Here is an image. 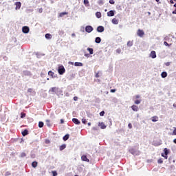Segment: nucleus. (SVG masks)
I'll return each instance as SVG.
<instances>
[{
	"label": "nucleus",
	"instance_id": "obj_18",
	"mask_svg": "<svg viewBox=\"0 0 176 176\" xmlns=\"http://www.w3.org/2000/svg\"><path fill=\"white\" fill-rule=\"evenodd\" d=\"M68 14V12H60L59 14V17H64V16Z\"/></svg>",
	"mask_w": 176,
	"mask_h": 176
},
{
	"label": "nucleus",
	"instance_id": "obj_23",
	"mask_svg": "<svg viewBox=\"0 0 176 176\" xmlns=\"http://www.w3.org/2000/svg\"><path fill=\"white\" fill-rule=\"evenodd\" d=\"M96 17H97L98 19H101V16H102L101 12H97L96 13Z\"/></svg>",
	"mask_w": 176,
	"mask_h": 176
},
{
	"label": "nucleus",
	"instance_id": "obj_9",
	"mask_svg": "<svg viewBox=\"0 0 176 176\" xmlns=\"http://www.w3.org/2000/svg\"><path fill=\"white\" fill-rule=\"evenodd\" d=\"M81 159H82V162H87V163H89V162H90V160H89L87 158V156H86V155H82L81 157Z\"/></svg>",
	"mask_w": 176,
	"mask_h": 176
},
{
	"label": "nucleus",
	"instance_id": "obj_17",
	"mask_svg": "<svg viewBox=\"0 0 176 176\" xmlns=\"http://www.w3.org/2000/svg\"><path fill=\"white\" fill-rule=\"evenodd\" d=\"M131 108H132L133 111H135V112H137V111H138V106H137V105L133 104L131 106Z\"/></svg>",
	"mask_w": 176,
	"mask_h": 176
},
{
	"label": "nucleus",
	"instance_id": "obj_5",
	"mask_svg": "<svg viewBox=\"0 0 176 176\" xmlns=\"http://www.w3.org/2000/svg\"><path fill=\"white\" fill-rule=\"evenodd\" d=\"M22 31L24 34H28L30 32V28L28 26H24L22 28Z\"/></svg>",
	"mask_w": 176,
	"mask_h": 176
},
{
	"label": "nucleus",
	"instance_id": "obj_38",
	"mask_svg": "<svg viewBox=\"0 0 176 176\" xmlns=\"http://www.w3.org/2000/svg\"><path fill=\"white\" fill-rule=\"evenodd\" d=\"M135 104H136L137 105H138L139 104H141V100H135Z\"/></svg>",
	"mask_w": 176,
	"mask_h": 176
},
{
	"label": "nucleus",
	"instance_id": "obj_10",
	"mask_svg": "<svg viewBox=\"0 0 176 176\" xmlns=\"http://www.w3.org/2000/svg\"><path fill=\"white\" fill-rule=\"evenodd\" d=\"M150 57H151V58H156V52L151 51L150 54Z\"/></svg>",
	"mask_w": 176,
	"mask_h": 176
},
{
	"label": "nucleus",
	"instance_id": "obj_12",
	"mask_svg": "<svg viewBox=\"0 0 176 176\" xmlns=\"http://www.w3.org/2000/svg\"><path fill=\"white\" fill-rule=\"evenodd\" d=\"M98 32H104V28L103 26H98L97 28Z\"/></svg>",
	"mask_w": 176,
	"mask_h": 176
},
{
	"label": "nucleus",
	"instance_id": "obj_59",
	"mask_svg": "<svg viewBox=\"0 0 176 176\" xmlns=\"http://www.w3.org/2000/svg\"><path fill=\"white\" fill-rule=\"evenodd\" d=\"M61 123H64V120H60Z\"/></svg>",
	"mask_w": 176,
	"mask_h": 176
},
{
	"label": "nucleus",
	"instance_id": "obj_40",
	"mask_svg": "<svg viewBox=\"0 0 176 176\" xmlns=\"http://www.w3.org/2000/svg\"><path fill=\"white\" fill-rule=\"evenodd\" d=\"M109 3H111V5H115V1L109 0Z\"/></svg>",
	"mask_w": 176,
	"mask_h": 176
},
{
	"label": "nucleus",
	"instance_id": "obj_56",
	"mask_svg": "<svg viewBox=\"0 0 176 176\" xmlns=\"http://www.w3.org/2000/svg\"><path fill=\"white\" fill-rule=\"evenodd\" d=\"M140 95H137L136 96H135V98H140Z\"/></svg>",
	"mask_w": 176,
	"mask_h": 176
},
{
	"label": "nucleus",
	"instance_id": "obj_16",
	"mask_svg": "<svg viewBox=\"0 0 176 176\" xmlns=\"http://www.w3.org/2000/svg\"><path fill=\"white\" fill-rule=\"evenodd\" d=\"M16 5V9H20L21 8V2H16L15 3Z\"/></svg>",
	"mask_w": 176,
	"mask_h": 176
},
{
	"label": "nucleus",
	"instance_id": "obj_45",
	"mask_svg": "<svg viewBox=\"0 0 176 176\" xmlns=\"http://www.w3.org/2000/svg\"><path fill=\"white\" fill-rule=\"evenodd\" d=\"M11 173L10 172H9V171H7L6 173V176H9V175H11Z\"/></svg>",
	"mask_w": 176,
	"mask_h": 176
},
{
	"label": "nucleus",
	"instance_id": "obj_47",
	"mask_svg": "<svg viewBox=\"0 0 176 176\" xmlns=\"http://www.w3.org/2000/svg\"><path fill=\"white\" fill-rule=\"evenodd\" d=\"M128 127H129V129H133V125L131 124V123H129L128 124Z\"/></svg>",
	"mask_w": 176,
	"mask_h": 176
},
{
	"label": "nucleus",
	"instance_id": "obj_27",
	"mask_svg": "<svg viewBox=\"0 0 176 176\" xmlns=\"http://www.w3.org/2000/svg\"><path fill=\"white\" fill-rule=\"evenodd\" d=\"M69 138V135L67 134L63 137V141H67Z\"/></svg>",
	"mask_w": 176,
	"mask_h": 176
},
{
	"label": "nucleus",
	"instance_id": "obj_42",
	"mask_svg": "<svg viewBox=\"0 0 176 176\" xmlns=\"http://www.w3.org/2000/svg\"><path fill=\"white\" fill-rule=\"evenodd\" d=\"M21 157H25V156H27V155L25 154V153H22L21 154Z\"/></svg>",
	"mask_w": 176,
	"mask_h": 176
},
{
	"label": "nucleus",
	"instance_id": "obj_29",
	"mask_svg": "<svg viewBox=\"0 0 176 176\" xmlns=\"http://www.w3.org/2000/svg\"><path fill=\"white\" fill-rule=\"evenodd\" d=\"M43 122H38V127H40V129H42V127H43Z\"/></svg>",
	"mask_w": 176,
	"mask_h": 176
},
{
	"label": "nucleus",
	"instance_id": "obj_7",
	"mask_svg": "<svg viewBox=\"0 0 176 176\" xmlns=\"http://www.w3.org/2000/svg\"><path fill=\"white\" fill-rule=\"evenodd\" d=\"M107 16H108L109 17H112V16H115V11H113V10H110V11H109V12H107Z\"/></svg>",
	"mask_w": 176,
	"mask_h": 176
},
{
	"label": "nucleus",
	"instance_id": "obj_11",
	"mask_svg": "<svg viewBox=\"0 0 176 176\" xmlns=\"http://www.w3.org/2000/svg\"><path fill=\"white\" fill-rule=\"evenodd\" d=\"M72 122L75 124H80V121H79V120H78L77 118H73Z\"/></svg>",
	"mask_w": 176,
	"mask_h": 176
},
{
	"label": "nucleus",
	"instance_id": "obj_44",
	"mask_svg": "<svg viewBox=\"0 0 176 176\" xmlns=\"http://www.w3.org/2000/svg\"><path fill=\"white\" fill-rule=\"evenodd\" d=\"M53 176H57V172L56 170L52 171Z\"/></svg>",
	"mask_w": 176,
	"mask_h": 176
},
{
	"label": "nucleus",
	"instance_id": "obj_28",
	"mask_svg": "<svg viewBox=\"0 0 176 176\" xmlns=\"http://www.w3.org/2000/svg\"><path fill=\"white\" fill-rule=\"evenodd\" d=\"M87 51L89 52V54H93V52H94L93 48L88 47Z\"/></svg>",
	"mask_w": 176,
	"mask_h": 176
},
{
	"label": "nucleus",
	"instance_id": "obj_31",
	"mask_svg": "<svg viewBox=\"0 0 176 176\" xmlns=\"http://www.w3.org/2000/svg\"><path fill=\"white\" fill-rule=\"evenodd\" d=\"M98 5H104V0H98Z\"/></svg>",
	"mask_w": 176,
	"mask_h": 176
},
{
	"label": "nucleus",
	"instance_id": "obj_6",
	"mask_svg": "<svg viewBox=\"0 0 176 176\" xmlns=\"http://www.w3.org/2000/svg\"><path fill=\"white\" fill-rule=\"evenodd\" d=\"M98 126H99V127H100V129H102V130L107 129V125H105V123H104V122H99V123H98Z\"/></svg>",
	"mask_w": 176,
	"mask_h": 176
},
{
	"label": "nucleus",
	"instance_id": "obj_52",
	"mask_svg": "<svg viewBox=\"0 0 176 176\" xmlns=\"http://www.w3.org/2000/svg\"><path fill=\"white\" fill-rule=\"evenodd\" d=\"M46 123H47V126H49V124H47V123H50V120H47Z\"/></svg>",
	"mask_w": 176,
	"mask_h": 176
},
{
	"label": "nucleus",
	"instance_id": "obj_32",
	"mask_svg": "<svg viewBox=\"0 0 176 176\" xmlns=\"http://www.w3.org/2000/svg\"><path fill=\"white\" fill-rule=\"evenodd\" d=\"M21 119L25 118V113H21Z\"/></svg>",
	"mask_w": 176,
	"mask_h": 176
},
{
	"label": "nucleus",
	"instance_id": "obj_13",
	"mask_svg": "<svg viewBox=\"0 0 176 176\" xmlns=\"http://www.w3.org/2000/svg\"><path fill=\"white\" fill-rule=\"evenodd\" d=\"M75 67H83V63L80 62H76L74 63Z\"/></svg>",
	"mask_w": 176,
	"mask_h": 176
},
{
	"label": "nucleus",
	"instance_id": "obj_14",
	"mask_svg": "<svg viewBox=\"0 0 176 176\" xmlns=\"http://www.w3.org/2000/svg\"><path fill=\"white\" fill-rule=\"evenodd\" d=\"M152 122H157L159 120V117L157 116H155L151 118Z\"/></svg>",
	"mask_w": 176,
	"mask_h": 176
},
{
	"label": "nucleus",
	"instance_id": "obj_35",
	"mask_svg": "<svg viewBox=\"0 0 176 176\" xmlns=\"http://www.w3.org/2000/svg\"><path fill=\"white\" fill-rule=\"evenodd\" d=\"M171 135H176V128L174 129L173 133H171Z\"/></svg>",
	"mask_w": 176,
	"mask_h": 176
},
{
	"label": "nucleus",
	"instance_id": "obj_43",
	"mask_svg": "<svg viewBox=\"0 0 176 176\" xmlns=\"http://www.w3.org/2000/svg\"><path fill=\"white\" fill-rule=\"evenodd\" d=\"M170 64H171V63H170V62H166V63H165V65H166V67H170Z\"/></svg>",
	"mask_w": 176,
	"mask_h": 176
},
{
	"label": "nucleus",
	"instance_id": "obj_1",
	"mask_svg": "<svg viewBox=\"0 0 176 176\" xmlns=\"http://www.w3.org/2000/svg\"><path fill=\"white\" fill-rule=\"evenodd\" d=\"M58 72L59 75H64L65 73V68H64V66H60L58 67Z\"/></svg>",
	"mask_w": 176,
	"mask_h": 176
},
{
	"label": "nucleus",
	"instance_id": "obj_48",
	"mask_svg": "<svg viewBox=\"0 0 176 176\" xmlns=\"http://www.w3.org/2000/svg\"><path fill=\"white\" fill-rule=\"evenodd\" d=\"M28 93H32V88H29L28 89Z\"/></svg>",
	"mask_w": 176,
	"mask_h": 176
},
{
	"label": "nucleus",
	"instance_id": "obj_51",
	"mask_svg": "<svg viewBox=\"0 0 176 176\" xmlns=\"http://www.w3.org/2000/svg\"><path fill=\"white\" fill-rule=\"evenodd\" d=\"M74 101H78V97L77 96H74Z\"/></svg>",
	"mask_w": 176,
	"mask_h": 176
},
{
	"label": "nucleus",
	"instance_id": "obj_2",
	"mask_svg": "<svg viewBox=\"0 0 176 176\" xmlns=\"http://www.w3.org/2000/svg\"><path fill=\"white\" fill-rule=\"evenodd\" d=\"M137 35H138V36H140V38H143L144 35H145V32H144V30L139 29L137 32Z\"/></svg>",
	"mask_w": 176,
	"mask_h": 176
},
{
	"label": "nucleus",
	"instance_id": "obj_30",
	"mask_svg": "<svg viewBox=\"0 0 176 176\" xmlns=\"http://www.w3.org/2000/svg\"><path fill=\"white\" fill-rule=\"evenodd\" d=\"M48 75L50 76H54V72H52V71H50L49 72H48Z\"/></svg>",
	"mask_w": 176,
	"mask_h": 176
},
{
	"label": "nucleus",
	"instance_id": "obj_24",
	"mask_svg": "<svg viewBox=\"0 0 176 176\" xmlns=\"http://www.w3.org/2000/svg\"><path fill=\"white\" fill-rule=\"evenodd\" d=\"M133 41H129L127 42V46H128L129 47H131V46H133Z\"/></svg>",
	"mask_w": 176,
	"mask_h": 176
},
{
	"label": "nucleus",
	"instance_id": "obj_37",
	"mask_svg": "<svg viewBox=\"0 0 176 176\" xmlns=\"http://www.w3.org/2000/svg\"><path fill=\"white\" fill-rule=\"evenodd\" d=\"M164 45L165 46H171V44H168V43H167L166 41H164Z\"/></svg>",
	"mask_w": 176,
	"mask_h": 176
},
{
	"label": "nucleus",
	"instance_id": "obj_62",
	"mask_svg": "<svg viewBox=\"0 0 176 176\" xmlns=\"http://www.w3.org/2000/svg\"><path fill=\"white\" fill-rule=\"evenodd\" d=\"M174 1H176V0H174Z\"/></svg>",
	"mask_w": 176,
	"mask_h": 176
},
{
	"label": "nucleus",
	"instance_id": "obj_46",
	"mask_svg": "<svg viewBox=\"0 0 176 176\" xmlns=\"http://www.w3.org/2000/svg\"><path fill=\"white\" fill-rule=\"evenodd\" d=\"M59 35H64V31L61 30L58 32Z\"/></svg>",
	"mask_w": 176,
	"mask_h": 176
},
{
	"label": "nucleus",
	"instance_id": "obj_15",
	"mask_svg": "<svg viewBox=\"0 0 176 176\" xmlns=\"http://www.w3.org/2000/svg\"><path fill=\"white\" fill-rule=\"evenodd\" d=\"M111 22L113 24H116V25L119 24V20L116 19V18L113 19Z\"/></svg>",
	"mask_w": 176,
	"mask_h": 176
},
{
	"label": "nucleus",
	"instance_id": "obj_41",
	"mask_svg": "<svg viewBox=\"0 0 176 176\" xmlns=\"http://www.w3.org/2000/svg\"><path fill=\"white\" fill-rule=\"evenodd\" d=\"M82 123H83L84 124H86V123H87V121L86 120V119H82Z\"/></svg>",
	"mask_w": 176,
	"mask_h": 176
},
{
	"label": "nucleus",
	"instance_id": "obj_19",
	"mask_svg": "<svg viewBox=\"0 0 176 176\" xmlns=\"http://www.w3.org/2000/svg\"><path fill=\"white\" fill-rule=\"evenodd\" d=\"M22 135H23V137H25V135H28V130L25 129L23 131H22Z\"/></svg>",
	"mask_w": 176,
	"mask_h": 176
},
{
	"label": "nucleus",
	"instance_id": "obj_53",
	"mask_svg": "<svg viewBox=\"0 0 176 176\" xmlns=\"http://www.w3.org/2000/svg\"><path fill=\"white\" fill-rule=\"evenodd\" d=\"M173 14H176V8H175V10H174V11H173Z\"/></svg>",
	"mask_w": 176,
	"mask_h": 176
},
{
	"label": "nucleus",
	"instance_id": "obj_36",
	"mask_svg": "<svg viewBox=\"0 0 176 176\" xmlns=\"http://www.w3.org/2000/svg\"><path fill=\"white\" fill-rule=\"evenodd\" d=\"M157 163H159V164H162V163H163V160H162V158L159 159L157 160Z\"/></svg>",
	"mask_w": 176,
	"mask_h": 176
},
{
	"label": "nucleus",
	"instance_id": "obj_58",
	"mask_svg": "<svg viewBox=\"0 0 176 176\" xmlns=\"http://www.w3.org/2000/svg\"><path fill=\"white\" fill-rule=\"evenodd\" d=\"M173 142H174V144H176V139L173 140Z\"/></svg>",
	"mask_w": 176,
	"mask_h": 176
},
{
	"label": "nucleus",
	"instance_id": "obj_55",
	"mask_svg": "<svg viewBox=\"0 0 176 176\" xmlns=\"http://www.w3.org/2000/svg\"><path fill=\"white\" fill-rule=\"evenodd\" d=\"M170 3H174V1L170 0Z\"/></svg>",
	"mask_w": 176,
	"mask_h": 176
},
{
	"label": "nucleus",
	"instance_id": "obj_39",
	"mask_svg": "<svg viewBox=\"0 0 176 176\" xmlns=\"http://www.w3.org/2000/svg\"><path fill=\"white\" fill-rule=\"evenodd\" d=\"M105 115V111H102L100 113V116H104Z\"/></svg>",
	"mask_w": 176,
	"mask_h": 176
},
{
	"label": "nucleus",
	"instance_id": "obj_34",
	"mask_svg": "<svg viewBox=\"0 0 176 176\" xmlns=\"http://www.w3.org/2000/svg\"><path fill=\"white\" fill-rule=\"evenodd\" d=\"M84 5L89 6V0H84Z\"/></svg>",
	"mask_w": 176,
	"mask_h": 176
},
{
	"label": "nucleus",
	"instance_id": "obj_57",
	"mask_svg": "<svg viewBox=\"0 0 176 176\" xmlns=\"http://www.w3.org/2000/svg\"><path fill=\"white\" fill-rule=\"evenodd\" d=\"M50 140H47L46 141V144H50Z\"/></svg>",
	"mask_w": 176,
	"mask_h": 176
},
{
	"label": "nucleus",
	"instance_id": "obj_4",
	"mask_svg": "<svg viewBox=\"0 0 176 176\" xmlns=\"http://www.w3.org/2000/svg\"><path fill=\"white\" fill-rule=\"evenodd\" d=\"M93 30H94V28L91 25H87L85 28L86 32H88L89 34H90V32H91V31H93Z\"/></svg>",
	"mask_w": 176,
	"mask_h": 176
},
{
	"label": "nucleus",
	"instance_id": "obj_26",
	"mask_svg": "<svg viewBox=\"0 0 176 176\" xmlns=\"http://www.w3.org/2000/svg\"><path fill=\"white\" fill-rule=\"evenodd\" d=\"M46 39H52V34L47 33L45 34Z\"/></svg>",
	"mask_w": 176,
	"mask_h": 176
},
{
	"label": "nucleus",
	"instance_id": "obj_50",
	"mask_svg": "<svg viewBox=\"0 0 176 176\" xmlns=\"http://www.w3.org/2000/svg\"><path fill=\"white\" fill-rule=\"evenodd\" d=\"M110 91L111 93H115L116 91V89H111Z\"/></svg>",
	"mask_w": 176,
	"mask_h": 176
},
{
	"label": "nucleus",
	"instance_id": "obj_60",
	"mask_svg": "<svg viewBox=\"0 0 176 176\" xmlns=\"http://www.w3.org/2000/svg\"><path fill=\"white\" fill-rule=\"evenodd\" d=\"M88 126H91V122H89V123H88Z\"/></svg>",
	"mask_w": 176,
	"mask_h": 176
},
{
	"label": "nucleus",
	"instance_id": "obj_25",
	"mask_svg": "<svg viewBox=\"0 0 176 176\" xmlns=\"http://www.w3.org/2000/svg\"><path fill=\"white\" fill-rule=\"evenodd\" d=\"M67 148V145L65 144H62L60 147H59V149L60 151H64V148Z\"/></svg>",
	"mask_w": 176,
	"mask_h": 176
},
{
	"label": "nucleus",
	"instance_id": "obj_49",
	"mask_svg": "<svg viewBox=\"0 0 176 176\" xmlns=\"http://www.w3.org/2000/svg\"><path fill=\"white\" fill-rule=\"evenodd\" d=\"M99 74H100L99 72L96 74V75H95L96 78H98L100 76Z\"/></svg>",
	"mask_w": 176,
	"mask_h": 176
},
{
	"label": "nucleus",
	"instance_id": "obj_22",
	"mask_svg": "<svg viewBox=\"0 0 176 176\" xmlns=\"http://www.w3.org/2000/svg\"><path fill=\"white\" fill-rule=\"evenodd\" d=\"M161 76H162V78H167V72H163L161 74Z\"/></svg>",
	"mask_w": 176,
	"mask_h": 176
},
{
	"label": "nucleus",
	"instance_id": "obj_3",
	"mask_svg": "<svg viewBox=\"0 0 176 176\" xmlns=\"http://www.w3.org/2000/svg\"><path fill=\"white\" fill-rule=\"evenodd\" d=\"M164 154L162 153V157H164V159H168V157L167 156V155H168V149H167V148H165L164 149Z\"/></svg>",
	"mask_w": 176,
	"mask_h": 176
},
{
	"label": "nucleus",
	"instance_id": "obj_20",
	"mask_svg": "<svg viewBox=\"0 0 176 176\" xmlns=\"http://www.w3.org/2000/svg\"><path fill=\"white\" fill-rule=\"evenodd\" d=\"M96 43H101V38L100 37H96L95 39Z\"/></svg>",
	"mask_w": 176,
	"mask_h": 176
},
{
	"label": "nucleus",
	"instance_id": "obj_61",
	"mask_svg": "<svg viewBox=\"0 0 176 176\" xmlns=\"http://www.w3.org/2000/svg\"><path fill=\"white\" fill-rule=\"evenodd\" d=\"M39 12H40V13H42V10H39Z\"/></svg>",
	"mask_w": 176,
	"mask_h": 176
},
{
	"label": "nucleus",
	"instance_id": "obj_21",
	"mask_svg": "<svg viewBox=\"0 0 176 176\" xmlns=\"http://www.w3.org/2000/svg\"><path fill=\"white\" fill-rule=\"evenodd\" d=\"M32 166L34 168H36V167H37L38 166V162H33L32 163Z\"/></svg>",
	"mask_w": 176,
	"mask_h": 176
},
{
	"label": "nucleus",
	"instance_id": "obj_54",
	"mask_svg": "<svg viewBox=\"0 0 176 176\" xmlns=\"http://www.w3.org/2000/svg\"><path fill=\"white\" fill-rule=\"evenodd\" d=\"M156 2H157L158 3H162V2H160V0H155Z\"/></svg>",
	"mask_w": 176,
	"mask_h": 176
},
{
	"label": "nucleus",
	"instance_id": "obj_8",
	"mask_svg": "<svg viewBox=\"0 0 176 176\" xmlns=\"http://www.w3.org/2000/svg\"><path fill=\"white\" fill-rule=\"evenodd\" d=\"M58 91V88L57 87H52L50 89V93H57Z\"/></svg>",
	"mask_w": 176,
	"mask_h": 176
},
{
	"label": "nucleus",
	"instance_id": "obj_33",
	"mask_svg": "<svg viewBox=\"0 0 176 176\" xmlns=\"http://www.w3.org/2000/svg\"><path fill=\"white\" fill-rule=\"evenodd\" d=\"M121 52H122V50H120V48H118L116 50V53H118V54H120Z\"/></svg>",
	"mask_w": 176,
	"mask_h": 176
}]
</instances>
